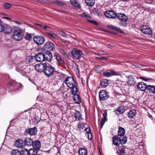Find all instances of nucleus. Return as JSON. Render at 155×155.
<instances>
[{
  "label": "nucleus",
  "instance_id": "nucleus-1",
  "mask_svg": "<svg viewBox=\"0 0 155 155\" xmlns=\"http://www.w3.org/2000/svg\"><path fill=\"white\" fill-rule=\"evenodd\" d=\"M23 36V33L20 30H16L14 31L13 35V38L16 41L21 40Z\"/></svg>",
  "mask_w": 155,
  "mask_h": 155
},
{
  "label": "nucleus",
  "instance_id": "nucleus-2",
  "mask_svg": "<svg viewBox=\"0 0 155 155\" xmlns=\"http://www.w3.org/2000/svg\"><path fill=\"white\" fill-rule=\"evenodd\" d=\"M54 71V68L50 66H46L45 71V74L49 77L53 75Z\"/></svg>",
  "mask_w": 155,
  "mask_h": 155
},
{
  "label": "nucleus",
  "instance_id": "nucleus-3",
  "mask_svg": "<svg viewBox=\"0 0 155 155\" xmlns=\"http://www.w3.org/2000/svg\"><path fill=\"white\" fill-rule=\"evenodd\" d=\"M64 82L69 88L72 87L75 85V82L73 78L71 77H69L66 78Z\"/></svg>",
  "mask_w": 155,
  "mask_h": 155
},
{
  "label": "nucleus",
  "instance_id": "nucleus-4",
  "mask_svg": "<svg viewBox=\"0 0 155 155\" xmlns=\"http://www.w3.org/2000/svg\"><path fill=\"white\" fill-rule=\"evenodd\" d=\"M71 53L75 59L79 60L81 57L82 53L79 50L73 49L71 51Z\"/></svg>",
  "mask_w": 155,
  "mask_h": 155
},
{
  "label": "nucleus",
  "instance_id": "nucleus-5",
  "mask_svg": "<svg viewBox=\"0 0 155 155\" xmlns=\"http://www.w3.org/2000/svg\"><path fill=\"white\" fill-rule=\"evenodd\" d=\"M47 65L46 64L41 63L36 64L35 66V68L38 72H44Z\"/></svg>",
  "mask_w": 155,
  "mask_h": 155
},
{
  "label": "nucleus",
  "instance_id": "nucleus-6",
  "mask_svg": "<svg viewBox=\"0 0 155 155\" xmlns=\"http://www.w3.org/2000/svg\"><path fill=\"white\" fill-rule=\"evenodd\" d=\"M54 48V43L50 41L47 42L43 46V48L45 50L49 51L52 50Z\"/></svg>",
  "mask_w": 155,
  "mask_h": 155
},
{
  "label": "nucleus",
  "instance_id": "nucleus-7",
  "mask_svg": "<svg viewBox=\"0 0 155 155\" xmlns=\"http://www.w3.org/2000/svg\"><path fill=\"white\" fill-rule=\"evenodd\" d=\"M99 97L101 100L104 101L107 99L109 97L108 92L105 90H102L99 93Z\"/></svg>",
  "mask_w": 155,
  "mask_h": 155
},
{
  "label": "nucleus",
  "instance_id": "nucleus-8",
  "mask_svg": "<svg viewBox=\"0 0 155 155\" xmlns=\"http://www.w3.org/2000/svg\"><path fill=\"white\" fill-rule=\"evenodd\" d=\"M37 128L36 127L27 129L25 130L24 134L26 135L29 134L31 135H35L37 133Z\"/></svg>",
  "mask_w": 155,
  "mask_h": 155
},
{
  "label": "nucleus",
  "instance_id": "nucleus-9",
  "mask_svg": "<svg viewBox=\"0 0 155 155\" xmlns=\"http://www.w3.org/2000/svg\"><path fill=\"white\" fill-rule=\"evenodd\" d=\"M33 39L34 42L38 45H41L45 41L44 38L41 36H35Z\"/></svg>",
  "mask_w": 155,
  "mask_h": 155
},
{
  "label": "nucleus",
  "instance_id": "nucleus-10",
  "mask_svg": "<svg viewBox=\"0 0 155 155\" xmlns=\"http://www.w3.org/2000/svg\"><path fill=\"white\" fill-rule=\"evenodd\" d=\"M140 30L143 33L149 35L151 34L152 32V29L146 25L141 26Z\"/></svg>",
  "mask_w": 155,
  "mask_h": 155
},
{
  "label": "nucleus",
  "instance_id": "nucleus-11",
  "mask_svg": "<svg viewBox=\"0 0 155 155\" xmlns=\"http://www.w3.org/2000/svg\"><path fill=\"white\" fill-rule=\"evenodd\" d=\"M44 55L43 53H39L35 55V58L37 61L42 62L45 61Z\"/></svg>",
  "mask_w": 155,
  "mask_h": 155
},
{
  "label": "nucleus",
  "instance_id": "nucleus-12",
  "mask_svg": "<svg viewBox=\"0 0 155 155\" xmlns=\"http://www.w3.org/2000/svg\"><path fill=\"white\" fill-rule=\"evenodd\" d=\"M118 73L114 71V70H109L106 72H104L103 74L105 76L108 77L113 75H118Z\"/></svg>",
  "mask_w": 155,
  "mask_h": 155
},
{
  "label": "nucleus",
  "instance_id": "nucleus-13",
  "mask_svg": "<svg viewBox=\"0 0 155 155\" xmlns=\"http://www.w3.org/2000/svg\"><path fill=\"white\" fill-rule=\"evenodd\" d=\"M105 15L107 17L114 18L116 17L117 14L116 15L115 13L112 11H107L105 13Z\"/></svg>",
  "mask_w": 155,
  "mask_h": 155
},
{
  "label": "nucleus",
  "instance_id": "nucleus-14",
  "mask_svg": "<svg viewBox=\"0 0 155 155\" xmlns=\"http://www.w3.org/2000/svg\"><path fill=\"white\" fill-rule=\"evenodd\" d=\"M137 88L142 91H145L146 89H147V86L144 83L141 82L137 84Z\"/></svg>",
  "mask_w": 155,
  "mask_h": 155
},
{
  "label": "nucleus",
  "instance_id": "nucleus-15",
  "mask_svg": "<svg viewBox=\"0 0 155 155\" xmlns=\"http://www.w3.org/2000/svg\"><path fill=\"white\" fill-rule=\"evenodd\" d=\"M32 145L34 149L36 150H38L41 147V143L39 140H35L33 142Z\"/></svg>",
  "mask_w": 155,
  "mask_h": 155
},
{
  "label": "nucleus",
  "instance_id": "nucleus-16",
  "mask_svg": "<svg viewBox=\"0 0 155 155\" xmlns=\"http://www.w3.org/2000/svg\"><path fill=\"white\" fill-rule=\"evenodd\" d=\"M45 61L46 60L48 61H51L52 58V56L51 53L49 51L47 52L43 53Z\"/></svg>",
  "mask_w": 155,
  "mask_h": 155
},
{
  "label": "nucleus",
  "instance_id": "nucleus-17",
  "mask_svg": "<svg viewBox=\"0 0 155 155\" xmlns=\"http://www.w3.org/2000/svg\"><path fill=\"white\" fill-rule=\"evenodd\" d=\"M116 16L118 18L123 21H126L128 19L127 17L124 14L117 13Z\"/></svg>",
  "mask_w": 155,
  "mask_h": 155
},
{
  "label": "nucleus",
  "instance_id": "nucleus-18",
  "mask_svg": "<svg viewBox=\"0 0 155 155\" xmlns=\"http://www.w3.org/2000/svg\"><path fill=\"white\" fill-rule=\"evenodd\" d=\"M125 147L124 146H119L117 148V153L120 155L125 153Z\"/></svg>",
  "mask_w": 155,
  "mask_h": 155
},
{
  "label": "nucleus",
  "instance_id": "nucleus-19",
  "mask_svg": "<svg viewBox=\"0 0 155 155\" xmlns=\"http://www.w3.org/2000/svg\"><path fill=\"white\" fill-rule=\"evenodd\" d=\"M127 83L130 85H133L135 84L136 81H135L134 77L132 75H129L128 77Z\"/></svg>",
  "mask_w": 155,
  "mask_h": 155
},
{
  "label": "nucleus",
  "instance_id": "nucleus-20",
  "mask_svg": "<svg viewBox=\"0 0 155 155\" xmlns=\"http://www.w3.org/2000/svg\"><path fill=\"white\" fill-rule=\"evenodd\" d=\"M103 118H102L101 122V128H102L105 123V121L107 120V112L106 111L104 110V112L102 114Z\"/></svg>",
  "mask_w": 155,
  "mask_h": 155
},
{
  "label": "nucleus",
  "instance_id": "nucleus-21",
  "mask_svg": "<svg viewBox=\"0 0 155 155\" xmlns=\"http://www.w3.org/2000/svg\"><path fill=\"white\" fill-rule=\"evenodd\" d=\"M33 142L32 140L29 137H26L24 141V145L28 146L32 145Z\"/></svg>",
  "mask_w": 155,
  "mask_h": 155
},
{
  "label": "nucleus",
  "instance_id": "nucleus-22",
  "mask_svg": "<svg viewBox=\"0 0 155 155\" xmlns=\"http://www.w3.org/2000/svg\"><path fill=\"white\" fill-rule=\"evenodd\" d=\"M15 146L18 147H21L24 145V141L20 139H18L15 141Z\"/></svg>",
  "mask_w": 155,
  "mask_h": 155
},
{
  "label": "nucleus",
  "instance_id": "nucleus-23",
  "mask_svg": "<svg viewBox=\"0 0 155 155\" xmlns=\"http://www.w3.org/2000/svg\"><path fill=\"white\" fill-rule=\"evenodd\" d=\"M55 56L56 57V59L60 64L63 65L64 64V61L63 59L62 58L60 54H55Z\"/></svg>",
  "mask_w": 155,
  "mask_h": 155
},
{
  "label": "nucleus",
  "instance_id": "nucleus-24",
  "mask_svg": "<svg viewBox=\"0 0 155 155\" xmlns=\"http://www.w3.org/2000/svg\"><path fill=\"white\" fill-rule=\"evenodd\" d=\"M71 4L75 7L81 8V6L78 2V0H71Z\"/></svg>",
  "mask_w": 155,
  "mask_h": 155
},
{
  "label": "nucleus",
  "instance_id": "nucleus-25",
  "mask_svg": "<svg viewBox=\"0 0 155 155\" xmlns=\"http://www.w3.org/2000/svg\"><path fill=\"white\" fill-rule=\"evenodd\" d=\"M74 101L77 104H79L81 102V99L79 96L78 94L74 95Z\"/></svg>",
  "mask_w": 155,
  "mask_h": 155
},
{
  "label": "nucleus",
  "instance_id": "nucleus-26",
  "mask_svg": "<svg viewBox=\"0 0 155 155\" xmlns=\"http://www.w3.org/2000/svg\"><path fill=\"white\" fill-rule=\"evenodd\" d=\"M101 85L104 87H105L109 84L108 81L106 79L102 80L100 84Z\"/></svg>",
  "mask_w": 155,
  "mask_h": 155
},
{
  "label": "nucleus",
  "instance_id": "nucleus-27",
  "mask_svg": "<svg viewBox=\"0 0 155 155\" xmlns=\"http://www.w3.org/2000/svg\"><path fill=\"white\" fill-rule=\"evenodd\" d=\"M147 90L150 93H155V86L148 85L147 86Z\"/></svg>",
  "mask_w": 155,
  "mask_h": 155
},
{
  "label": "nucleus",
  "instance_id": "nucleus-28",
  "mask_svg": "<svg viewBox=\"0 0 155 155\" xmlns=\"http://www.w3.org/2000/svg\"><path fill=\"white\" fill-rule=\"evenodd\" d=\"M79 155H87V150L83 148H81L78 151Z\"/></svg>",
  "mask_w": 155,
  "mask_h": 155
},
{
  "label": "nucleus",
  "instance_id": "nucleus-29",
  "mask_svg": "<svg viewBox=\"0 0 155 155\" xmlns=\"http://www.w3.org/2000/svg\"><path fill=\"white\" fill-rule=\"evenodd\" d=\"M136 111L135 110H130L128 114V116L130 119L133 118L136 114Z\"/></svg>",
  "mask_w": 155,
  "mask_h": 155
},
{
  "label": "nucleus",
  "instance_id": "nucleus-30",
  "mask_svg": "<svg viewBox=\"0 0 155 155\" xmlns=\"http://www.w3.org/2000/svg\"><path fill=\"white\" fill-rule=\"evenodd\" d=\"M47 34L50 38H54L55 39H58V37L57 35L54 33L52 31H50L47 33Z\"/></svg>",
  "mask_w": 155,
  "mask_h": 155
},
{
  "label": "nucleus",
  "instance_id": "nucleus-31",
  "mask_svg": "<svg viewBox=\"0 0 155 155\" xmlns=\"http://www.w3.org/2000/svg\"><path fill=\"white\" fill-rule=\"evenodd\" d=\"M119 142L122 144H124L126 143L127 140V137L125 136H121L119 137Z\"/></svg>",
  "mask_w": 155,
  "mask_h": 155
},
{
  "label": "nucleus",
  "instance_id": "nucleus-32",
  "mask_svg": "<svg viewBox=\"0 0 155 155\" xmlns=\"http://www.w3.org/2000/svg\"><path fill=\"white\" fill-rule=\"evenodd\" d=\"M95 70L97 73H101L104 70L103 66L102 65H100L95 68Z\"/></svg>",
  "mask_w": 155,
  "mask_h": 155
},
{
  "label": "nucleus",
  "instance_id": "nucleus-33",
  "mask_svg": "<svg viewBox=\"0 0 155 155\" xmlns=\"http://www.w3.org/2000/svg\"><path fill=\"white\" fill-rule=\"evenodd\" d=\"M4 29L7 34L10 33L12 31V28L9 25H5Z\"/></svg>",
  "mask_w": 155,
  "mask_h": 155
},
{
  "label": "nucleus",
  "instance_id": "nucleus-34",
  "mask_svg": "<svg viewBox=\"0 0 155 155\" xmlns=\"http://www.w3.org/2000/svg\"><path fill=\"white\" fill-rule=\"evenodd\" d=\"M119 137H113V143L114 145L118 146L120 143Z\"/></svg>",
  "mask_w": 155,
  "mask_h": 155
},
{
  "label": "nucleus",
  "instance_id": "nucleus-35",
  "mask_svg": "<svg viewBox=\"0 0 155 155\" xmlns=\"http://www.w3.org/2000/svg\"><path fill=\"white\" fill-rule=\"evenodd\" d=\"M37 150L34 148L30 149L28 150V155H35L37 153Z\"/></svg>",
  "mask_w": 155,
  "mask_h": 155
},
{
  "label": "nucleus",
  "instance_id": "nucleus-36",
  "mask_svg": "<svg viewBox=\"0 0 155 155\" xmlns=\"http://www.w3.org/2000/svg\"><path fill=\"white\" fill-rule=\"evenodd\" d=\"M70 88L71 89V91L72 94L74 95L77 94V93L78 92V91L75 85L74 87Z\"/></svg>",
  "mask_w": 155,
  "mask_h": 155
},
{
  "label": "nucleus",
  "instance_id": "nucleus-37",
  "mask_svg": "<svg viewBox=\"0 0 155 155\" xmlns=\"http://www.w3.org/2000/svg\"><path fill=\"white\" fill-rule=\"evenodd\" d=\"M124 129L122 127H120L118 131V134L120 136H124L125 133Z\"/></svg>",
  "mask_w": 155,
  "mask_h": 155
},
{
  "label": "nucleus",
  "instance_id": "nucleus-38",
  "mask_svg": "<svg viewBox=\"0 0 155 155\" xmlns=\"http://www.w3.org/2000/svg\"><path fill=\"white\" fill-rule=\"evenodd\" d=\"M21 155H28V150L25 148L22 149L19 154Z\"/></svg>",
  "mask_w": 155,
  "mask_h": 155
},
{
  "label": "nucleus",
  "instance_id": "nucleus-39",
  "mask_svg": "<svg viewBox=\"0 0 155 155\" xmlns=\"http://www.w3.org/2000/svg\"><path fill=\"white\" fill-rule=\"evenodd\" d=\"M90 13L93 14L94 15L99 16V11L97 9L94 8L90 11Z\"/></svg>",
  "mask_w": 155,
  "mask_h": 155
},
{
  "label": "nucleus",
  "instance_id": "nucleus-40",
  "mask_svg": "<svg viewBox=\"0 0 155 155\" xmlns=\"http://www.w3.org/2000/svg\"><path fill=\"white\" fill-rule=\"evenodd\" d=\"M74 117L77 120H79L81 117V114L80 112L76 110L74 113Z\"/></svg>",
  "mask_w": 155,
  "mask_h": 155
},
{
  "label": "nucleus",
  "instance_id": "nucleus-41",
  "mask_svg": "<svg viewBox=\"0 0 155 155\" xmlns=\"http://www.w3.org/2000/svg\"><path fill=\"white\" fill-rule=\"evenodd\" d=\"M58 50L66 58H68L69 59V58L68 57V54L66 53L61 48H59L58 49Z\"/></svg>",
  "mask_w": 155,
  "mask_h": 155
},
{
  "label": "nucleus",
  "instance_id": "nucleus-42",
  "mask_svg": "<svg viewBox=\"0 0 155 155\" xmlns=\"http://www.w3.org/2000/svg\"><path fill=\"white\" fill-rule=\"evenodd\" d=\"M88 138L91 140L92 138V134L91 133V129L89 127H88Z\"/></svg>",
  "mask_w": 155,
  "mask_h": 155
},
{
  "label": "nucleus",
  "instance_id": "nucleus-43",
  "mask_svg": "<svg viewBox=\"0 0 155 155\" xmlns=\"http://www.w3.org/2000/svg\"><path fill=\"white\" fill-rule=\"evenodd\" d=\"M95 3V0H88V6H93Z\"/></svg>",
  "mask_w": 155,
  "mask_h": 155
},
{
  "label": "nucleus",
  "instance_id": "nucleus-44",
  "mask_svg": "<svg viewBox=\"0 0 155 155\" xmlns=\"http://www.w3.org/2000/svg\"><path fill=\"white\" fill-rule=\"evenodd\" d=\"M21 74L24 76L28 77L29 76V72L28 71H27L25 69L23 70L21 72Z\"/></svg>",
  "mask_w": 155,
  "mask_h": 155
},
{
  "label": "nucleus",
  "instance_id": "nucleus-45",
  "mask_svg": "<svg viewBox=\"0 0 155 155\" xmlns=\"http://www.w3.org/2000/svg\"><path fill=\"white\" fill-rule=\"evenodd\" d=\"M88 22H89L91 23L96 26H98L99 25V23H98L96 21L94 20L88 19Z\"/></svg>",
  "mask_w": 155,
  "mask_h": 155
},
{
  "label": "nucleus",
  "instance_id": "nucleus-46",
  "mask_svg": "<svg viewBox=\"0 0 155 155\" xmlns=\"http://www.w3.org/2000/svg\"><path fill=\"white\" fill-rule=\"evenodd\" d=\"M84 127V123H80L78 124V127L80 130L81 129H83Z\"/></svg>",
  "mask_w": 155,
  "mask_h": 155
},
{
  "label": "nucleus",
  "instance_id": "nucleus-47",
  "mask_svg": "<svg viewBox=\"0 0 155 155\" xmlns=\"http://www.w3.org/2000/svg\"><path fill=\"white\" fill-rule=\"evenodd\" d=\"M25 38L27 40H30L31 39V34H27L25 35Z\"/></svg>",
  "mask_w": 155,
  "mask_h": 155
},
{
  "label": "nucleus",
  "instance_id": "nucleus-48",
  "mask_svg": "<svg viewBox=\"0 0 155 155\" xmlns=\"http://www.w3.org/2000/svg\"><path fill=\"white\" fill-rule=\"evenodd\" d=\"M110 28L113 29H114L118 31H120V28H118L113 25H111Z\"/></svg>",
  "mask_w": 155,
  "mask_h": 155
},
{
  "label": "nucleus",
  "instance_id": "nucleus-49",
  "mask_svg": "<svg viewBox=\"0 0 155 155\" xmlns=\"http://www.w3.org/2000/svg\"><path fill=\"white\" fill-rule=\"evenodd\" d=\"M58 34L63 37L66 36L67 35L66 33L62 31H59V32Z\"/></svg>",
  "mask_w": 155,
  "mask_h": 155
},
{
  "label": "nucleus",
  "instance_id": "nucleus-50",
  "mask_svg": "<svg viewBox=\"0 0 155 155\" xmlns=\"http://www.w3.org/2000/svg\"><path fill=\"white\" fill-rule=\"evenodd\" d=\"M11 7V5L8 3H6L4 5V7L6 9H8Z\"/></svg>",
  "mask_w": 155,
  "mask_h": 155
},
{
  "label": "nucleus",
  "instance_id": "nucleus-51",
  "mask_svg": "<svg viewBox=\"0 0 155 155\" xmlns=\"http://www.w3.org/2000/svg\"><path fill=\"white\" fill-rule=\"evenodd\" d=\"M116 111L119 112L120 113H123L124 112V109H122L120 107H119L118 109Z\"/></svg>",
  "mask_w": 155,
  "mask_h": 155
},
{
  "label": "nucleus",
  "instance_id": "nucleus-52",
  "mask_svg": "<svg viewBox=\"0 0 155 155\" xmlns=\"http://www.w3.org/2000/svg\"><path fill=\"white\" fill-rule=\"evenodd\" d=\"M51 28L50 27H48V26H46V25H45L43 27V28L46 30H48V31H49V29H50Z\"/></svg>",
  "mask_w": 155,
  "mask_h": 155
},
{
  "label": "nucleus",
  "instance_id": "nucleus-53",
  "mask_svg": "<svg viewBox=\"0 0 155 155\" xmlns=\"http://www.w3.org/2000/svg\"><path fill=\"white\" fill-rule=\"evenodd\" d=\"M19 152L18 151H16L13 152L12 153V155H19Z\"/></svg>",
  "mask_w": 155,
  "mask_h": 155
},
{
  "label": "nucleus",
  "instance_id": "nucleus-54",
  "mask_svg": "<svg viewBox=\"0 0 155 155\" xmlns=\"http://www.w3.org/2000/svg\"><path fill=\"white\" fill-rule=\"evenodd\" d=\"M140 78H141L142 80L145 81H147L149 80H150V79H148L147 78H145L144 77H141Z\"/></svg>",
  "mask_w": 155,
  "mask_h": 155
},
{
  "label": "nucleus",
  "instance_id": "nucleus-55",
  "mask_svg": "<svg viewBox=\"0 0 155 155\" xmlns=\"http://www.w3.org/2000/svg\"><path fill=\"white\" fill-rule=\"evenodd\" d=\"M2 19H5L6 20H8L9 21L12 20V19L10 18H9V17H5V16L3 17H2Z\"/></svg>",
  "mask_w": 155,
  "mask_h": 155
},
{
  "label": "nucleus",
  "instance_id": "nucleus-56",
  "mask_svg": "<svg viewBox=\"0 0 155 155\" xmlns=\"http://www.w3.org/2000/svg\"><path fill=\"white\" fill-rule=\"evenodd\" d=\"M81 16L82 17H86L87 16L86 13H83V14L81 15Z\"/></svg>",
  "mask_w": 155,
  "mask_h": 155
},
{
  "label": "nucleus",
  "instance_id": "nucleus-57",
  "mask_svg": "<svg viewBox=\"0 0 155 155\" xmlns=\"http://www.w3.org/2000/svg\"><path fill=\"white\" fill-rule=\"evenodd\" d=\"M57 4L60 5H62L63 4V3L62 2H57Z\"/></svg>",
  "mask_w": 155,
  "mask_h": 155
},
{
  "label": "nucleus",
  "instance_id": "nucleus-58",
  "mask_svg": "<svg viewBox=\"0 0 155 155\" xmlns=\"http://www.w3.org/2000/svg\"><path fill=\"white\" fill-rule=\"evenodd\" d=\"M81 81L83 84V85L84 86V85H85V83H84V82H85V81L83 80L82 79Z\"/></svg>",
  "mask_w": 155,
  "mask_h": 155
},
{
  "label": "nucleus",
  "instance_id": "nucleus-59",
  "mask_svg": "<svg viewBox=\"0 0 155 155\" xmlns=\"http://www.w3.org/2000/svg\"><path fill=\"white\" fill-rule=\"evenodd\" d=\"M15 22L18 25H19L21 24V23L18 21H15Z\"/></svg>",
  "mask_w": 155,
  "mask_h": 155
},
{
  "label": "nucleus",
  "instance_id": "nucleus-60",
  "mask_svg": "<svg viewBox=\"0 0 155 155\" xmlns=\"http://www.w3.org/2000/svg\"><path fill=\"white\" fill-rule=\"evenodd\" d=\"M36 25H38L39 26H41V27H43V28L44 26H43L42 25H40V24H36Z\"/></svg>",
  "mask_w": 155,
  "mask_h": 155
},
{
  "label": "nucleus",
  "instance_id": "nucleus-61",
  "mask_svg": "<svg viewBox=\"0 0 155 155\" xmlns=\"http://www.w3.org/2000/svg\"><path fill=\"white\" fill-rule=\"evenodd\" d=\"M85 2L87 4V0H85Z\"/></svg>",
  "mask_w": 155,
  "mask_h": 155
},
{
  "label": "nucleus",
  "instance_id": "nucleus-62",
  "mask_svg": "<svg viewBox=\"0 0 155 155\" xmlns=\"http://www.w3.org/2000/svg\"><path fill=\"white\" fill-rule=\"evenodd\" d=\"M87 130V127H86V128L85 129V130L86 131Z\"/></svg>",
  "mask_w": 155,
  "mask_h": 155
},
{
  "label": "nucleus",
  "instance_id": "nucleus-63",
  "mask_svg": "<svg viewBox=\"0 0 155 155\" xmlns=\"http://www.w3.org/2000/svg\"><path fill=\"white\" fill-rule=\"evenodd\" d=\"M109 48H112V46H110H110L109 47Z\"/></svg>",
  "mask_w": 155,
  "mask_h": 155
},
{
  "label": "nucleus",
  "instance_id": "nucleus-64",
  "mask_svg": "<svg viewBox=\"0 0 155 155\" xmlns=\"http://www.w3.org/2000/svg\"><path fill=\"white\" fill-rule=\"evenodd\" d=\"M88 18H90V16H89V15H88L87 16Z\"/></svg>",
  "mask_w": 155,
  "mask_h": 155
}]
</instances>
